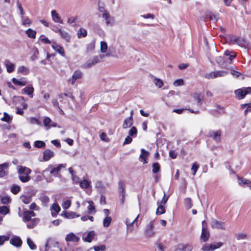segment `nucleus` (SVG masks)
<instances>
[{"mask_svg":"<svg viewBox=\"0 0 251 251\" xmlns=\"http://www.w3.org/2000/svg\"><path fill=\"white\" fill-rule=\"evenodd\" d=\"M35 216V213L32 211H26L23 214V220L24 222H29L32 220L31 218Z\"/></svg>","mask_w":251,"mask_h":251,"instance_id":"nucleus-11","label":"nucleus"},{"mask_svg":"<svg viewBox=\"0 0 251 251\" xmlns=\"http://www.w3.org/2000/svg\"><path fill=\"white\" fill-rule=\"evenodd\" d=\"M66 164H59L56 167L52 168L50 171V174L53 176H56L58 173L61 170L62 168H65Z\"/></svg>","mask_w":251,"mask_h":251,"instance_id":"nucleus-14","label":"nucleus"},{"mask_svg":"<svg viewBox=\"0 0 251 251\" xmlns=\"http://www.w3.org/2000/svg\"><path fill=\"white\" fill-rule=\"evenodd\" d=\"M184 204H185V207L187 209H190L193 206L192 200L189 198H186L184 199Z\"/></svg>","mask_w":251,"mask_h":251,"instance_id":"nucleus-41","label":"nucleus"},{"mask_svg":"<svg viewBox=\"0 0 251 251\" xmlns=\"http://www.w3.org/2000/svg\"><path fill=\"white\" fill-rule=\"evenodd\" d=\"M239 184L241 185H244L245 184L249 185L251 183L250 180L246 179H244L242 177L239 178L238 179Z\"/></svg>","mask_w":251,"mask_h":251,"instance_id":"nucleus-48","label":"nucleus"},{"mask_svg":"<svg viewBox=\"0 0 251 251\" xmlns=\"http://www.w3.org/2000/svg\"><path fill=\"white\" fill-rule=\"evenodd\" d=\"M235 94L239 99H242L246 95L251 94V87L237 89L235 91Z\"/></svg>","mask_w":251,"mask_h":251,"instance_id":"nucleus-7","label":"nucleus"},{"mask_svg":"<svg viewBox=\"0 0 251 251\" xmlns=\"http://www.w3.org/2000/svg\"><path fill=\"white\" fill-rule=\"evenodd\" d=\"M30 123L33 125H41L40 122L37 118L34 117L30 118Z\"/></svg>","mask_w":251,"mask_h":251,"instance_id":"nucleus-60","label":"nucleus"},{"mask_svg":"<svg viewBox=\"0 0 251 251\" xmlns=\"http://www.w3.org/2000/svg\"><path fill=\"white\" fill-rule=\"evenodd\" d=\"M221 135V131L220 130L212 131L209 133V136L212 137L216 142L220 141Z\"/></svg>","mask_w":251,"mask_h":251,"instance_id":"nucleus-10","label":"nucleus"},{"mask_svg":"<svg viewBox=\"0 0 251 251\" xmlns=\"http://www.w3.org/2000/svg\"><path fill=\"white\" fill-rule=\"evenodd\" d=\"M95 48V43L94 41H92L87 45V52H89L94 50Z\"/></svg>","mask_w":251,"mask_h":251,"instance_id":"nucleus-40","label":"nucleus"},{"mask_svg":"<svg viewBox=\"0 0 251 251\" xmlns=\"http://www.w3.org/2000/svg\"><path fill=\"white\" fill-rule=\"evenodd\" d=\"M144 234L148 238H151L155 235V232L154 230L153 221H151L149 224L146 226L145 229Z\"/></svg>","mask_w":251,"mask_h":251,"instance_id":"nucleus-6","label":"nucleus"},{"mask_svg":"<svg viewBox=\"0 0 251 251\" xmlns=\"http://www.w3.org/2000/svg\"><path fill=\"white\" fill-rule=\"evenodd\" d=\"M19 179L24 183L29 181L31 178L29 175L31 173L30 169L25 166H20L17 171Z\"/></svg>","mask_w":251,"mask_h":251,"instance_id":"nucleus-1","label":"nucleus"},{"mask_svg":"<svg viewBox=\"0 0 251 251\" xmlns=\"http://www.w3.org/2000/svg\"><path fill=\"white\" fill-rule=\"evenodd\" d=\"M39 200L41 201L42 205L44 206H48V203L50 201V198L49 197L42 195L39 198Z\"/></svg>","mask_w":251,"mask_h":251,"instance_id":"nucleus-27","label":"nucleus"},{"mask_svg":"<svg viewBox=\"0 0 251 251\" xmlns=\"http://www.w3.org/2000/svg\"><path fill=\"white\" fill-rule=\"evenodd\" d=\"M153 82L155 85L158 88H161L163 85V81L159 78H154Z\"/></svg>","mask_w":251,"mask_h":251,"instance_id":"nucleus-54","label":"nucleus"},{"mask_svg":"<svg viewBox=\"0 0 251 251\" xmlns=\"http://www.w3.org/2000/svg\"><path fill=\"white\" fill-rule=\"evenodd\" d=\"M118 191L120 195L123 194V196H126L125 185L122 180L118 182Z\"/></svg>","mask_w":251,"mask_h":251,"instance_id":"nucleus-23","label":"nucleus"},{"mask_svg":"<svg viewBox=\"0 0 251 251\" xmlns=\"http://www.w3.org/2000/svg\"><path fill=\"white\" fill-rule=\"evenodd\" d=\"M87 36V31L82 28H80L77 32L78 38L85 37Z\"/></svg>","mask_w":251,"mask_h":251,"instance_id":"nucleus-39","label":"nucleus"},{"mask_svg":"<svg viewBox=\"0 0 251 251\" xmlns=\"http://www.w3.org/2000/svg\"><path fill=\"white\" fill-rule=\"evenodd\" d=\"M21 190V187L17 185H13L11 188V192L13 194H18Z\"/></svg>","mask_w":251,"mask_h":251,"instance_id":"nucleus-44","label":"nucleus"},{"mask_svg":"<svg viewBox=\"0 0 251 251\" xmlns=\"http://www.w3.org/2000/svg\"><path fill=\"white\" fill-rule=\"evenodd\" d=\"M52 20L56 23L63 24V21L61 20L60 17L55 10H52L51 12Z\"/></svg>","mask_w":251,"mask_h":251,"instance_id":"nucleus-22","label":"nucleus"},{"mask_svg":"<svg viewBox=\"0 0 251 251\" xmlns=\"http://www.w3.org/2000/svg\"><path fill=\"white\" fill-rule=\"evenodd\" d=\"M34 146L37 148H43L45 147V143L42 141H36L34 142Z\"/></svg>","mask_w":251,"mask_h":251,"instance_id":"nucleus-49","label":"nucleus"},{"mask_svg":"<svg viewBox=\"0 0 251 251\" xmlns=\"http://www.w3.org/2000/svg\"><path fill=\"white\" fill-rule=\"evenodd\" d=\"M102 16L105 20L107 25H112L113 19L110 17L108 12H105V13H103Z\"/></svg>","mask_w":251,"mask_h":251,"instance_id":"nucleus-24","label":"nucleus"},{"mask_svg":"<svg viewBox=\"0 0 251 251\" xmlns=\"http://www.w3.org/2000/svg\"><path fill=\"white\" fill-rule=\"evenodd\" d=\"M0 201L2 203L7 204L11 201V199L8 196H4L1 197Z\"/></svg>","mask_w":251,"mask_h":251,"instance_id":"nucleus-51","label":"nucleus"},{"mask_svg":"<svg viewBox=\"0 0 251 251\" xmlns=\"http://www.w3.org/2000/svg\"><path fill=\"white\" fill-rule=\"evenodd\" d=\"M62 216L67 219H73L79 217V215L77 214L75 212L66 211H64L62 214Z\"/></svg>","mask_w":251,"mask_h":251,"instance_id":"nucleus-18","label":"nucleus"},{"mask_svg":"<svg viewBox=\"0 0 251 251\" xmlns=\"http://www.w3.org/2000/svg\"><path fill=\"white\" fill-rule=\"evenodd\" d=\"M222 60L223 59L221 56L216 58L217 62L220 64L221 67L226 69H229V67H227L226 65H225L224 63L221 64V62L222 61Z\"/></svg>","mask_w":251,"mask_h":251,"instance_id":"nucleus-57","label":"nucleus"},{"mask_svg":"<svg viewBox=\"0 0 251 251\" xmlns=\"http://www.w3.org/2000/svg\"><path fill=\"white\" fill-rule=\"evenodd\" d=\"M22 201L25 204H28L31 201V197L22 196L21 197Z\"/></svg>","mask_w":251,"mask_h":251,"instance_id":"nucleus-46","label":"nucleus"},{"mask_svg":"<svg viewBox=\"0 0 251 251\" xmlns=\"http://www.w3.org/2000/svg\"><path fill=\"white\" fill-rule=\"evenodd\" d=\"M228 73L225 71H217L211 72L209 73L206 74L204 77L210 79L216 78L218 77H223L226 75Z\"/></svg>","mask_w":251,"mask_h":251,"instance_id":"nucleus-5","label":"nucleus"},{"mask_svg":"<svg viewBox=\"0 0 251 251\" xmlns=\"http://www.w3.org/2000/svg\"><path fill=\"white\" fill-rule=\"evenodd\" d=\"M43 159L45 161L49 160L54 155V152L50 150H46L43 152Z\"/></svg>","mask_w":251,"mask_h":251,"instance_id":"nucleus-17","label":"nucleus"},{"mask_svg":"<svg viewBox=\"0 0 251 251\" xmlns=\"http://www.w3.org/2000/svg\"><path fill=\"white\" fill-rule=\"evenodd\" d=\"M60 207L57 203H54L50 207V211L52 217H56L57 214L60 211Z\"/></svg>","mask_w":251,"mask_h":251,"instance_id":"nucleus-16","label":"nucleus"},{"mask_svg":"<svg viewBox=\"0 0 251 251\" xmlns=\"http://www.w3.org/2000/svg\"><path fill=\"white\" fill-rule=\"evenodd\" d=\"M22 24L25 26H29L31 24V20L27 17L21 16Z\"/></svg>","mask_w":251,"mask_h":251,"instance_id":"nucleus-36","label":"nucleus"},{"mask_svg":"<svg viewBox=\"0 0 251 251\" xmlns=\"http://www.w3.org/2000/svg\"><path fill=\"white\" fill-rule=\"evenodd\" d=\"M65 239L67 241L77 242L79 240V238L73 233H70L66 236Z\"/></svg>","mask_w":251,"mask_h":251,"instance_id":"nucleus-30","label":"nucleus"},{"mask_svg":"<svg viewBox=\"0 0 251 251\" xmlns=\"http://www.w3.org/2000/svg\"><path fill=\"white\" fill-rule=\"evenodd\" d=\"M9 239L8 236L0 235V246L2 245L5 241H8Z\"/></svg>","mask_w":251,"mask_h":251,"instance_id":"nucleus-59","label":"nucleus"},{"mask_svg":"<svg viewBox=\"0 0 251 251\" xmlns=\"http://www.w3.org/2000/svg\"><path fill=\"white\" fill-rule=\"evenodd\" d=\"M229 41L230 44L237 45L241 47L247 48L249 46L248 42L244 38L235 36H230L229 37Z\"/></svg>","mask_w":251,"mask_h":251,"instance_id":"nucleus-2","label":"nucleus"},{"mask_svg":"<svg viewBox=\"0 0 251 251\" xmlns=\"http://www.w3.org/2000/svg\"><path fill=\"white\" fill-rule=\"evenodd\" d=\"M209 233L206 228V222L203 221L202 222V232L201 238L203 241L205 242L209 239Z\"/></svg>","mask_w":251,"mask_h":251,"instance_id":"nucleus-8","label":"nucleus"},{"mask_svg":"<svg viewBox=\"0 0 251 251\" xmlns=\"http://www.w3.org/2000/svg\"><path fill=\"white\" fill-rule=\"evenodd\" d=\"M137 132V131L136 128L135 126H132L129 130L128 134L130 136H134V135H136Z\"/></svg>","mask_w":251,"mask_h":251,"instance_id":"nucleus-58","label":"nucleus"},{"mask_svg":"<svg viewBox=\"0 0 251 251\" xmlns=\"http://www.w3.org/2000/svg\"><path fill=\"white\" fill-rule=\"evenodd\" d=\"M39 54L38 50L37 48H35L33 49V54L31 57V59L32 60L34 61L37 58V55Z\"/></svg>","mask_w":251,"mask_h":251,"instance_id":"nucleus-61","label":"nucleus"},{"mask_svg":"<svg viewBox=\"0 0 251 251\" xmlns=\"http://www.w3.org/2000/svg\"><path fill=\"white\" fill-rule=\"evenodd\" d=\"M148 155L149 152L144 149H142L141 150V153L140 155V158L142 159V161L143 162L144 164L147 163L146 158Z\"/></svg>","mask_w":251,"mask_h":251,"instance_id":"nucleus-34","label":"nucleus"},{"mask_svg":"<svg viewBox=\"0 0 251 251\" xmlns=\"http://www.w3.org/2000/svg\"><path fill=\"white\" fill-rule=\"evenodd\" d=\"M27 244L31 250H35L36 249V246L30 238H27Z\"/></svg>","mask_w":251,"mask_h":251,"instance_id":"nucleus-52","label":"nucleus"},{"mask_svg":"<svg viewBox=\"0 0 251 251\" xmlns=\"http://www.w3.org/2000/svg\"><path fill=\"white\" fill-rule=\"evenodd\" d=\"M9 212V208L6 206H0V214L6 215Z\"/></svg>","mask_w":251,"mask_h":251,"instance_id":"nucleus-53","label":"nucleus"},{"mask_svg":"<svg viewBox=\"0 0 251 251\" xmlns=\"http://www.w3.org/2000/svg\"><path fill=\"white\" fill-rule=\"evenodd\" d=\"M104 56V55L95 56L93 58L90 59L86 62L85 63L82 65V67L84 69L90 68L100 62Z\"/></svg>","mask_w":251,"mask_h":251,"instance_id":"nucleus-3","label":"nucleus"},{"mask_svg":"<svg viewBox=\"0 0 251 251\" xmlns=\"http://www.w3.org/2000/svg\"><path fill=\"white\" fill-rule=\"evenodd\" d=\"M29 72V69L24 66L19 67L18 69V73L24 75H27Z\"/></svg>","mask_w":251,"mask_h":251,"instance_id":"nucleus-32","label":"nucleus"},{"mask_svg":"<svg viewBox=\"0 0 251 251\" xmlns=\"http://www.w3.org/2000/svg\"><path fill=\"white\" fill-rule=\"evenodd\" d=\"M82 77V73L79 70H76L74 73L72 75V79L68 80V81H70L71 80V84L73 85L77 79H80Z\"/></svg>","mask_w":251,"mask_h":251,"instance_id":"nucleus-12","label":"nucleus"},{"mask_svg":"<svg viewBox=\"0 0 251 251\" xmlns=\"http://www.w3.org/2000/svg\"><path fill=\"white\" fill-rule=\"evenodd\" d=\"M46 251H61V250L57 242L49 240L46 245Z\"/></svg>","mask_w":251,"mask_h":251,"instance_id":"nucleus-4","label":"nucleus"},{"mask_svg":"<svg viewBox=\"0 0 251 251\" xmlns=\"http://www.w3.org/2000/svg\"><path fill=\"white\" fill-rule=\"evenodd\" d=\"M26 34L29 38L35 39L36 37V32L30 28H28L26 31Z\"/></svg>","mask_w":251,"mask_h":251,"instance_id":"nucleus-35","label":"nucleus"},{"mask_svg":"<svg viewBox=\"0 0 251 251\" xmlns=\"http://www.w3.org/2000/svg\"><path fill=\"white\" fill-rule=\"evenodd\" d=\"M51 47L56 51H57L62 55H64V50L63 47L57 45L56 43H53L51 45Z\"/></svg>","mask_w":251,"mask_h":251,"instance_id":"nucleus-26","label":"nucleus"},{"mask_svg":"<svg viewBox=\"0 0 251 251\" xmlns=\"http://www.w3.org/2000/svg\"><path fill=\"white\" fill-rule=\"evenodd\" d=\"M139 217V215L135 218V219L131 221V220H130L129 219H127L126 220V225L127 227V228H128L129 226H133V225L134 224L136 225V226H137V219Z\"/></svg>","mask_w":251,"mask_h":251,"instance_id":"nucleus-31","label":"nucleus"},{"mask_svg":"<svg viewBox=\"0 0 251 251\" xmlns=\"http://www.w3.org/2000/svg\"><path fill=\"white\" fill-rule=\"evenodd\" d=\"M12 82L15 84L19 86H25L26 85L27 81L25 77H21L20 79H16L13 78L12 79Z\"/></svg>","mask_w":251,"mask_h":251,"instance_id":"nucleus-13","label":"nucleus"},{"mask_svg":"<svg viewBox=\"0 0 251 251\" xmlns=\"http://www.w3.org/2000/svg\"><path fill=\"white\" fill-rule=\"evenodd\" d=\"M95 235V232L94 231H91L88 233L86 237H83V239L85 241L90 243L94 239Z\"/></svg>","mask_w":251,"mask_h":251,"instance_id":"nucleus-29","label":"nucleus"},{"mask_svg":"<svg viewBox=\"0 0 251 251\" xmlns=\"http://www.w3.org/2000/svg\"><path fill=\"white\" fill-rule=\"evenodd\" d=\"M152 167V171L153 173L156 174L160 171V165L158 163L156 162V163H153Z\"/></svg>","mask_w":251,"mask_h":251,"instance_id":"nucleus-42","label":"nucleus"},{"mask_svg":"<svg viewBox=\"0 0 251 251\" xmlns=\"http://www.w3.org/2000/svg\"><path fill=\"white\" fill-rule=\"evenodd\" d=\"M39 40L43 44H50L51 42L44 35H41Z\"/></svg>","mask_w":251,"mask_h":251,"instance_id":"nucleus-50","label":"nucleus"},{"mask_svg":"<svg viewBox=\"0 0 251 251\" xmlns=\"http://www.w3.org/2000/svg\"><path fill=\"white\" fill-rule=\"evenodd\" d=\"M199 167V165L196 163H194L193 164V165H192V168H191V170L192 171H193V175L194 176L195 175L198 168Z\"/></svg>","mask_w":251,"mask_h":251,"instance_id":"nucleus-62","label":"nucleus"},{"mask_svg":"<svg viewBox=\"0 0 251 251\" xmlns=\"http://www.w3.org/2000/svg\"><path fill=\"white\" fill-rule=\"evenodd\" d=\"M165 212V207L163 205H160L157 208L156 214L157 215L163 214Z\"/></svg>","mask_w":251,"mask_h":251,"instance_id":"nucleus-45","label":"nucleus"},{"mask_svg":"<svg viewBox=\"0 0 251 251\" xmlns=\"http://www.w3.org/2000/svg\"><path fill=\"white\" fill-rule=\"evenodd\" d=\"M4 65L6 66V70L8 73H10L13 72L15 69V65L8 60L4 61Z\"/></svg>","mask_w":251,"mask_h":251,"instance_id":"nucleus-20","label":"nucleus"},{"mask_svg":"<svg viewBox=\"0 0 251 251\" xmlns=\"http://www.w3.org/2000/svg\"><path fill=\"white\" fill-rule=\"evenodd\" d=\"M107 50V45L104 41L100 42V51L102 53L106 52Z\"/></svg>","mask_w":251,"mask_h":251,"instance_id":"nucleus-47","label":"nucleus"},{"mask_svg":"<svg viewBox=\"0 0 251 251\" xmlns=\"http://www.w3.org/2000/svg\"><path fill=\"white\" fill-rule=\"evenodd\" d=\"M3 115L4 116L1 119V121L9 123L12 120V118L7 113L4 112Z\"/></svg>","mask_w":251,"mask_h":251,"instance_id":"nucleus-56","label":"nucleus"},{"mask_svg":"<svg viewBox=\"0 0 251 251\" xmlns=\"http://www.w3.org/2000/svg\"><path fill=\"white\" fill-rule=\"evenodd\" d=\"M38 220L36 219H33L27 223L26 226L28 228H33L37 224Z\"/></svg>","mask_w":251,"mask_h":251,"instance_id":"nucleus-37","label":"nucleus"},{"mask_svg":"<svg viewBox=\"0 0 251 251\" xmlns=\"http://www.w3.org/2000/svg\"><path fill=\"white\" fill-rule=\"evenodd\" d=\"M93 248L95 251H104L105 250V246L102 245L100 246H94Z\"/></svg>","mask_w":251,"mask_h":251,"instance_id":"nucleus-63","label":"nucleus"},{"mask_svg":"<svg viewBox=\"0 0 251 251\" xmlns=\"http://www.w3.org/2000/svg\"><path fill=\"white\" fill-rule=\"evenodd\" d=\"M192 247L189 245L179 244L177 245L175 251H191Z\"/></svg>","mask_w":251,"mask_h":251,"instance_id":"nucleus-15","label":"nucleus"},{"mask_svg":"<svg viewBox=\"0 0 251 251\" xmlns=\"http://www.w3.org/2000/svg\"><path fill=\"white\" fill-rule=\"evenodd\" d=\"M112 221L110 217H105L103 221V226L104 227H107L109 226Z\"/></svg>","mask_w":251,"mask_h":251,"instance_id":"nucleus-43","label":"nucleus"},{"mask_svg":"<svg viewBox=\"0 0 251 251\" xmlns=\"http://www.w3.org/2000/svg\"><path fill=\"white\" fill-rule=\"evenodd\" d=\"M184 84L183 80L182 79H178L175 80L174 82V85L175 86H180Z\"/></svg>","mask_w":251,"mask_h":251,"instance_id":"nucleus-64","label":"nucleus"},{"mask_svg":"<svg viewBox=\"0 0 251 251\" xmlns=\"http://www.w3.org/2000/svg\"><path fill=\"white\" fill-rule=\"evenodd\" d=\"M34 92V88L32 86L25 87L22 90L23 94H26L30 98L33 97V93Z\"/></svg>","mask_w":251,"mask_h":251,"instance_id":"nucleus-21","label":"nucleus"},{"mask_svg":"<svg viewBox=\"0 0 251 251\" xmlns=\"http://www.w3.org/2000/svg\"><path fill=\"white\" fill-rule=\"evenodd\" d=\"M210 225L212 228L223 230H225L226 229L224 222L219 221L214 219H212L211 220Z\"/></svg>","mask_w":251,"mask_h":251,"instance_id":"nucleus-9","label":"nucleus"},{"mask_svg":"<svg viewBox=\"0 0 251 251\" xmlns=\"http://www.w3.org/2000/svg\"><path fill=\"white\" fill-rule=\"evenodd\" d=\"M58 32L60 33L61 36L67 42H69L71 39V37L68 33L64 30H62L60 28L58 29Z\"/></svg>","mask_w":251,"mask_h":251,"instance_id":"nucleus-25","label":"nucleus"},{"mask_svg":"<svg viewBox=\"0 0 251 251\" xmlns=\"http://www.w3.org/2000/svg\"><path fill=\"white\" fill-rule=\"evenodd\" d=\"M51 123V120L49 117H46L44 118L43 120V124L47 130L50 128V126Z\"/></svg>","mask_w":251,"mask_h":251,"instance_id":"nucleus-33","label":"nucleus"},{"mask_svg":"<svg viewBox=\"0 0 251 251\" xmlns=\"http://www.w3.org/2000/svg\"><path fill=\"white\" fill-rule=\"evenodd\" d=\"M132 122L133 119H131V117L126 118L124 121V123L122 126L123 128H127L130 127L132 125Z\"/></svg>","mask_w":251,"mask_h":251,"instance_id":"nucleus-28","label":"nucleus"},{"mask_svg":"<svg viewBox=\"0 0 251 251\" xmlns=\"http://www.w3.org/2000/svg\"><path fill=\"white\" fill-rule=\"evenodd\" d=\"M79 185L81 188L86 189L90 186V182L86 179H83L79 182Z\"/></svg>","mask_w":251,"mask_h":251,"instance_id":"nucleus-38","label":"nucleus"},{"mask_svg":"<svg viewBox=\"0 0 251 251\" xmlns=\"http://www.w3.org/2000/svg\"><path fill=\"white\" fill-rule=\"evenodd\" d=\"M10 243L14 246L19 247L22 245V241L20 237H15L10 240Z\"/></svg>","mask_w":251,"mask_h":251,"instance_id":"nucleus-19","label":"nucleus"},{"mask_svg":"<svg viewBox=\"0 0 251 251\" xmlns=\"http://www.w3.org/2000/svg\"><path fill=\"white\" fill-rule=\"evenodd\" d=\"M222 243L218 242L215 244H210V248L211 249V251H213L216 249L220 248L222 246Z\"/></svg>","mask_w":251,"mask_h":251,"instance_id":"nucleus-55","label":"nucleus"}]
</instances>
